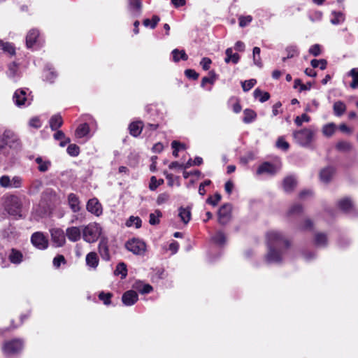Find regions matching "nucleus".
I'll list each match as a JSON object with an SVG mask.
<instances>
[{
  "instance_id": "1",
  "label": "nucleus",
  "mask_w": 358,
  "mask_h": 358,
  "mask_svg": "<svg viewBox=\"0 0 358 358\" xmlns=\"http://www.w3.org/2000/svg\"><path fill=\"white\" fill-rule=\"evenodd\" d=\"M266 247L264 259L268 264H280L289 258L291 243L281 231L267 232Z\"/></svg>"
},
{
  "instance_id": "2",
  "label": "nucleus",
  "mask_w": 358,
  "mask_h": 358,
  "mask_svg": "<svg viewBox=\"0 0 358 358\" xmlns=\"http://www.w3.org/2000/svg\"><path fill=\"white\" fill-rule=\"evenodd\" d=\"M20 148V139L13 131H5L0 135V154L8 155L10 150H17Z\"/></svg>"
},
{
  "instance_id": "3",
  "label": "nucleus",
  "mask_w": 358,
  "mask_h": 358,
  "mask_svg": "<svg viewBox=\"0 0 358 358\" xmlns=\"http://www.w3.org/2000/svg\"><path fill=\"white\" fill-rule=\"evenodd\" d=\"M316 130L311 128H303L293 131L292 136L296 143L301 147L309 148L315 141Z\"/></svg>"
},
{
  "instance_id": "4",
  "label": "nucleus",
  "mask_w": 358,
  "mask_h": 358,
  "mask_svg": "<svg viewBox=\"0 0 358 358\" xmlns=\"http://www.w3.org/2000/svg\"><path fill=\"white\" fill-rule=\"evenodd\" d=\"M4 208L10 216L15 218L22 217V202L20 197L14 194L5 196Z\"/></svg>"
},
{
  "instance_id": "5",
  "label": "nucleus",
  "mask_w": 358,
  "mask_h": 358,
  "mask_svg": "<svg viewBox=\"0 0 358 358\" xmlns=\"http://www.w3.org/2000/svg\"><path fill=\"white\" fill-rule=\"evenodd\" d=\"M24 345V340L21 338L11 339L3 343L2 351L8 357L17 356L22 353Z\"/></svg>"
},
{
  "instance_id": "6",
  "label": "nucleus",
  "mask_w": 358,
  "mask_h": 358,
  "mask_svg": "<svg viewBox=\"0 0 358 358\" xmlns=\"http://www.w3.org/2000/svg\"><path fill=\"white\" fill-rule=\"evenodd\" d=\"M83 238L87 243L96 242L102 232V228L96 222H91L85 226L83 229Z\"/></svg>"
},
{
  "instance_id": "7",
  "label": "nucleus",
  "mask_w": 358,
  "mask_h": 358,
  "mask_svg": "<svg viewBox=\"0 0 358 358\" xmlns=\"http://www.w3.org/2000/svg\"><path fill=\"white\" fill-rule=\"evenodd\" d=\"M15 105L19 108H25L31 105L33 101L31 92L27 88L15 90L13 96Z\"/></svg>"
},
{
  "instance_id": "8",
  "label": "nucleus",
  "mask_w": 358,
  "mask_h": 358,
  "mask_svg": "<svg viewBox=\"0 0 358 358\" xmlns=\"http://www.w3.org/2000/svg\"><path fill=\"white\" fill-rule=\"evenodd\" d=\"M22 185V178L19 176L10 178L9 176L4 175L0 178V186L2 187L8 189L20 188Z\"/></svg>"
},
{
  "instance_id": "9",
  "label": "nucleus",
  "mask_w": 358,
  "mask_h": 358,
  "mask_svg": "<svg viewBox=\"0 0 358 358\" xmlns=\"http://www.w3.org/2000/svg\"><path fill=\"white\" fill-rule=\"evenodd\" d=\"M280 168L281 165L280 163L264 162L258 167L257 174L273 176L280 171Z\"/></svg>"
},
{
  "instance_id": "10",
  "label": "nucleus",
  "mask_w": 358,
  "mask_h": 358,
  "mask_svg": "<svg viewBox=\"0 0 358 358\" xmlns=\"http://www.w3.org/2000/svg\"><path fill=\"white\" fill-rule=\"evenodd\" d=\"M125 247L129 251L131 252L134 255H143L145 251V243L138 238L129 240L125 243Z\"/></svg>"
},
{
  "instance_id": "11",
  "label": "nucleus",
  "mask_w": 358,
  "mask_h": 358,
  "mask_svg": "<svg viewBox=\"0 0 358 358\" xmlns=\"http://www.w3.org/2000/svg\"><path fill=\"white\" fill-rule=\"evenodd\" d=\"M338 206L341 210L349 214L352 217L358 215V212L355 208L352 200L348 197L341 199L338 202Z\"/></svg>"
},
{
  "instance_id": "12",
  "label": "nucleus",
  "mask_w": 358,
  "mask_h": 358,
  "mask_svg": "<svg viewBox=\"0 0 358 358\" xmlns=\"http://www.w3.org/2000/svg\"><path fill=\"white\" fill-rule=\"evenodd\" d=\"M31 242L38 250H45L48 246V241L42 232H35L31 235Z\"/></svg>"
},
{
  "instance_id": "13",
  "label": "nucleus",
  "mask_w": 358,
  "mask_h": 358,
  "mask_svg": "<svg viewBox=\"0 0 358 358\" xmlns=\"http://www.w3.org/2000/svg\"><path fill=\"white\" fill-rule=\"evenodd\" d=\"M231 205L226 203L222 206L218 210V222L220 224H227L231 217Z\"/></svg>"
},
{
  "instance_id": "14",
  "label": "nucleus",
  "mask_w": 358,
  "mask_h": 358,
  "mask_svg": "<svg viewBox=\"0 0 358 358\" xmlns=\"http://www.w3.org/2000/svg\"><path fill=\"white\" fill-rule=\"evenodd\" d=\"M313 243L317 248H326L329 245L328 234L322 231L315 232Z\"/></svg>"
},
{
  "instance_id": "15",
  "label": "nucleus",
  "mask_w": 358,
  "mask_h": 358,
  "mask_svg": "<svg viewBox=\"0 0 358 358\" xmlns=\"http://www.w3.org/2000/svg\"><path fill=\"white\" fill-rule=\"evenodd\" d=\"M51 239L55 247H62L66 242L65 234L62 229L54 228L50 230Z\"/></svg>"
},
{
  "instance_id": "16",
  "label": "nucleus",
  "mask_w": 358,
  "mask_h": 358,
  "mask_svg": "<svg viewBox=\"0 0 358 358\" xmlns=\"http://www.w3.org/2000/svg\"><path fill=\"white\" fill-rule=\"evenodd\" d=\"M86 208L96 216H100L103 213L101 204L96 198L90 199L87 203Z\"/></svg>"
},
{
  "instance_id": "17",
  "label": "nucleus",
  "mask_w": 358,
  "mask_h": 358,
  "mask_svg": "<svg viewBox=\"0 0 358 358\" xmlns=\"http://www.w3.org/2000/svg\"><path fill=\"white\" fill-rule=\"evenodd\" d=\"M138 300V294L135 290H128L122 296V301L126 306L134 305Z\"/></svg>"
},
{
  "instance_id": "18",
  "label": "nucleus",
  "mask_w": 358,
  "mask_h": 358,
  "mask_svg": "<svg viewBox=\"0 0 358 358\" xmlns=\"http://www.w3.org/2000/svg\"><path fill=\"white\" fill-rule=\"evenodd\" d=\"M57 77V73L50 64H47L43 73V80L52 83Z\"/></svg>"
},
{
  "instance_id": "19",
  "label": "nucleus",
  "mask_w": 358,
  "mask_h": 358,
  "mask_svg": "<svg viewBox=\"0 0 358 358\" xmlns=\"http://www.w3.org/2000/svg\"><path fill=\"white\" fill-rule=\"evenodd\" d=\"M8 259L10 263L18 265L24 260L23 254L15 248H12L8 255Z\"/></svg>"
},
{
  "instance_id": "20",
  "label": "nucleus",
  "mask_w": 358,
  "mask_h": 358,
  "mask_svg": "<svg viewBox=\"0 0 358 358\" xmlns=\"http://www.w3.org/2000/svg\"><path fill=\"white\" fill-rule=\"evenodd\" d=\"M132 288L142 294H149L153 290L150 285L145 284L141 280L135 281L132 285Z\"/></svg>"
},
{
  "instance_id": "21",
  "label": "nucleus",
  "mask_w": 358,
  "mask_h": 358,
  "mask_svg": "<svg viewBox=\"0 0 358 358\" xmlns=\"http://www.w3.org/2000/svg\"><path fill=\"white\" fill-rule=\"evenodd\" d=\"M68 204L73 213H78L80 210V201L79 197L71 193L67 197Z\"/></svg>"
},
{
  "instance_id": "22",
  "label": "nucleus",
  "mask_w": 358,
  "mask_h": 358,
  "mask_svg": "<svg viewBox=\"0 0 358 358\" xmlns=\"http://www.w3.org/2000/svg\"><path fill=\"white\" fill-rule=\"evenodd\" d=\"M66 236L70 241L76 242L80 239L81 231L77 227H68L66 230Z\"/></svg>"
},
{
  "instance_id": "23",
  "label": "nucleus",
  "mask_w": 358,
  "mask_h": 358,
  "mask_svg": "<svg viewBox=\"0 0 358 358\" xmlns=\"http://www.w3.org/2000/svg\"><path fill=\"white\" fill-rule=\"evenodd\" d=\"M99 252L101 258L105 261H109L110 259L108 241L105 238H102L99 244Z\"/></svg>"
},
{
  "instance_id": "24",
  "label": "nucleus",
  "mask_w": 358,
  "mask_h": 358,
  "mask_svg": "<svg viewBox=\"0 0 358 358\" xmlns=\"http://www.w3.org/2000/svg\"><path fill=\"white\" fill-rule=\"evenodd\" d=\"M191 216L192 213L189 208L180 207L178 208V217L185 225L189 223Z\"/></svg>"
},
{
  "instance_id": "25",
  "label": "nucleus",
  "mask_w": 358,
  "mask_h": 358,
  "mask_svg": "<svg viewBox=\"0 0 358 358\" xmlns=\"http://www.w3.org/2000/svg\"><path fill=\"white\" fill-rule=\"evenodd\" d=\"M39 36V31L37 29H31L30 30L26 37V44L28 48H31L34 46V43L36 42L37 38Z\"/></svg>"
},
{
  "instance_id": "26",
  "label": "nucleus",
  "mask_w": 358,
  "mask_h": 358,
  "mask_svg": "<svg viewBox=\"0 0 358 358\" xmlns=\"http://www.w3.org/2000/svg\"><path fill=\"white\" fill-rule=\"evenodd\" d=\"M7 75L14 81H16L20 77V72L18 69V66L15 62H13L8 65Z\"/></svg>"
},
{
  "instance_id": "27",
  "label": "nucleus",
  "mask_w": 358,
  "mask_h": 358,
  "mask_svg": "<svg viewBox=\"0 0 358 358\" xmlns=\"http://www.w3.org/2000/svg\"><path fill=\"white\" fill-rule=\"evenodd\" d=\"M86 264L92 269H96L99 264V259L96 253L91 252L86 256Z\"/></svg>"
},
{
  "instance_id": "28",
  "label": "nucleus",
  "mask_w": 358,
  "mask_h": 358,
  "mask_svg": "<svg viewBox=\"0 0 358 358\" xmlns=\"http://www.w3.org/2000/svg\"><path fill=\"white\" fill-rule=\"evenodd\" d=\"M143 123L142 121L134 122L129 124L130 134L134 137L138 136L143 129Z\"/></svg>"
},
{
  "instance_id": "29",
  "label": "nucleus",
  "mask_w": 358,
  "mask_h": 358,
  "mask_svg": "<svg viewBox=\"0 0 358 358\" xmlns=\"http://www.w3.org/2000/svg\"><path fill=\"white\" fill-rule=\"evenodd\" d=\"M330 22L334 25H338L344 22L345 20V14L341 11L333 10L331 13Z\"/></svg>"
},
{
  "instance_id": "30",
  "label": "nucleus",
  "mask_w": 358,
  "mask_h": 358,
  "mask_svg": "<svg viewBox=\"0 0 358 358\" xmlns=\"http://www.w3.org/2000/svg\"><path fill=\"white\" fill-rule=\"evenodd\" d=\"M282 185L284 190L287 192H289L292 191L296 185V180L293 176H289L285 178Z\"/></svg>"
},
{
  "instance_id": "31",
  "label": "nucleus",
  "mask_w": 358,
  "mask_h": 358,
  "mask_svg": "<svg viewBox=\"0 0 358 358\" xmlns=\"http://www.w3.org/2000/svg\"><path fill=\"white\" fill-rule=\"evenodd\" d=\"M225 55H226V57L224 59V62L227 64L232 62L233 64H236L239 62V59H240L239 55L237 53H233V50L231 48H228L225 50Z\"/></svg>"
},
{
  "instance_id": "32",
  "label": "nucleus",
  "mask_w": 358,
  "mask_h": 358,
  "mask_svg": "<svg viewBox=\"0 0 358 358\" xmlns=\"http://www.w3.org/2000/svg\"><path fill=\"white\" fill-rule=\"evenodd\" d=\"M334 173V169L333 167H327L323 169L320 173V178L322 182L324 183H327L330 181L333 174Z\"/></svg>"
},
{
  "instance_id": "33",
  "label": "nucleus",
  "mask_w": 358,
  "mask_h": 358,
  "mask_svg": "<svg viewBox=\"0 0 358 358\" xmlns=\"http://www.w3.org/2000/svg\"><path fill=\"white\" fill-rule=\"evenodd\" d=\"M49 123L51 129L57 131L63 124L62 117L59 114L55 115L51 117Z\"/></svg>"
},
{
  "instance_id": "34",
  "label": "nucleus",
  "mask_w": 358,
  "mask_h": 358,
  "mask_svg": "<svg viewBox=\"0 0 358 358\" xmlns=\"http://www.w3.org/2000/svg\"><path fill=\"white\" fill-rule=\"evenodd\" d=\"M336 129L337 126L336 125V124L333 122L328 123L322 127V133L324 136L329 138L334 134Z\"/></svg>"
},
{
  "instance_id": "35",
  "label": "nucleus",
  "mask_w": 358,
  "mask_h": 358,
  "mask_svg": "<svg viewBox=\"0 0 358 358\" xmlns=\"http://www.w3.org/2000/svg\"><path fill=\"white\" fill-rule=\"evenodd\" d=\"M90 133V127L87 123H83L78 125L76 130V136L77 138H83L87 136Z\"/></svg>"
},
{
  "instance_id": "36",
  "label": "nucleus",
  "mask_w": 358,
  "mask_h": 358,
  "mask_svg": "<svg viewBox=\"0 0 358 358\" xmlns=\"http://www.w3.org/2000/svg\"><path fill=\"white\" fill-rule=\"evenodd\" d=\"M212 241L219 246H223L227 241L226 236L222 231H218L211 238Z\"/></svg>"
},
{
  "instance_id": "37",
  "label": "nucleus",
  "mask_w": 358,
  "mask_h": 358,
  "mask_svg": "<svg viewBox=\"0 0 358 358\" xmlns=\"http://www.w3.org/2000/svg\"><path fill=\"white\" fill-rule=\"evenodd\" d=\"M172 60L174 62H178L180 59H182L186 61L188 59L187 55L185 53V50H179L178 49H174L172 52Z\"/></svg>"
},
{
  "instance_id": "38",
  "label": "nucleus",
  "mask_w": 358,
  "mask_h": 358,
  "mask_svg": "<svg viewBox=\"0 0 358 358\" xmlns=\"http://www.w3.org/2000/svg\"><path fill=\"white\" fill-rule=\"evenodd\" d=\"M36 163L38 165V169L41 172H45L47 171L51 163L49 160H44L42 157H38L35 159Z\"/></svg>"
},
{
  "instance_id": "39",
  "label": "nucleus",
  "mask_w": 358,
  "mask_h": 358,
  "mask_svg": "<svg viewBox=\"0 0 358 358\" xmlns=\"http://www.w3.org/2000/svg\"><path fill=\"white\" fill-rule=\"evenodd\" d=\"M243 121L246 124L252 122L257 117V113L251 109H245L243 111Z\"/></svg>"
},
{
  "instance_id": "40",
  "label": "nucleus",
  "mask_w": 358,
  "mask_h": 358,
  "mask_svg": "<svg viewBox=\"0 0 358 358\" xmlns=\"http://www.w3.org/2000/svg\"><path fill=\"white\" fill-rule=\"evenodd\" d=\"M253 94L254 97L255 99H258L259 101L262 103L266 101L270 98V94L268 92H262L261 90L258 88L255 90Z\"/></svg>"
},
{
  "instance_id": "41",
  "label": "nucleus",
  "mask_w": 358,
  "mask_h": 358,
  "mask_svg": "<svg viewBox=\"0 0 358 358\" xmlns=\"http://www.w3.org/2000/svg\"><path fill=\"white\" fill-rule=\"evenodd\" d=\"M129 8L134 15H138L141 8V0H129Z\"/></svg>"
},
{
  "instance_id": "42",
  "label": "nucleus",
  "mask_w": 358,
  "mask_h": 358,
  "mask_svg": "<svg viewBox=\"0 0 358 358\" xmlns=\"http://www.w3.org/2000/svg\"><path fill=\"white\" fill-rule=\"evenodd\" d=\"M287 52V57L282 58V61L285 62L287 59L292 58L299 55V50L296 45H289L285 50Z\"/></svg>"
},
{
  "instance_id": "43",
  "label": "nucleus",
  "mask_w": 358,
  "mask_h": 358,
  "mask_svg": "<svg viewBox=\"0 0 358 358\" xmlns=\"http://www.w3.org/2000/svg\"><path fill=\"white\" fill-rule=\"evenodd\" d=\"M114 273L116 275H121L122 279L125 278L127 275V269L126 264L123 262L119 263L116 266Z\"/></svg>"
},
{
  "instance_id": "44",
  "label": "nucleus",
  "mask_w": 358,
  "mask_h": 358,
  "mask_svg": "<svg viewBox=\"0 0 358 358\" xmlns=\"http://www.w3.org/2000/svg\"><path fill=\"white\" fill-rule=\"evenodd\" d=\"M346 110L345 104L342 101H336L334 104V112L336 116L342 115Z\"/></svg>"
},
{
  "instance_id": "45",
  "label": "nucleus",
  "mask_w": 358,
  "mask_h": 358,
  "mask_svg": "<svg viewBox=\"0 0 358 358\" xmlns=\"http://www.w3.org/2000/svg\"><path fill=\"white\" fill-rule=\"evenodd\" d=\"M142 221L139 217L131 216L126 222L128 227H135L136 229L141 227Z\"/></svg>"
},
{
  "instance_id": "46",
  "label": "nucleus",
  "mask_w": 358,
  "mask_h": 358,
  "mask_svg": "<svg viewBox=\"0 0 358 358\" xmlns=\"http://www.w3.org/2000/svg\"><path fill=\"white\" fill-rule=\"evenodd\" d=\"M0 49H1L4 52H7L10 55H14L15 52L14 46L12 43L8 42H3L0 41Z\"/></svg>"
},
{
  "instance_id": "47",
  "label": "nucleus",
  "mask_w": 358,
  "mask_h": 358,
  "mask_svg": "<svg viewBox=\"0 0 358 358\" xmlns=\"http://www.w3.org/2000/svg\"><path fill=\"white\" fill-rule=\"evenodd\" d=\"M216 80V74L215 71H211L208 73V76L203 77L201 80V85L202 87H205L206 83L213 85Z\"/></svg>"
},
{
  "instance_id": "48",
  "label": "nucleus",
  "mask_w": 358,
  "mask_h": 358,
  "mask_svg": "<svg viewBox=\"0 0 358 358\" xmlns=\"http://www.w3.org/2000/svg\"><path fill=\"white\" fill-rule=\"evenodd\" d=\"M336 148L338 151L348 152L351 150L352 145L350 142L346 141H341L337 143Z\"/></svg>"
},
{
  "instance_id": "49",
  "label": "nucleus",
  "mask_w": 358,
  "mask_h": 358,
  "mask_svg": "<svg viewBox=\"0 0 358 358\" xmlns=\"http://www.w3.org/2000/svg\"><path fill=\"white\" fill-rule=\"evenodd\" d=\"M160 19L157 15H153L152 20L145 19L143 20V25L146 27H150L151 29H155L159 22Z\"/></svg>"
},
{
  "instance_id": "50",
  "label": "nucleus",
  "mask_w": 358,
  "mask_h": 358,
  "mask_svg": "<svg viewBox=\"0 0 358 358\" xmlns=\"http://www.w3.org/2000/svg\"><path fill=\"white\" fill-rule=\"evenodd\" d=\"M301 230L313 231L314 229V222L310 218H306L299 226Z\"/></svg>"
},
{
  "instance_id": "51",
  "label": "nucleus",
  "mask_w": 358,
  "mask_h": 358,
  "mask_svg": "<svg viewBox=\"0 0 358 358\" xmlns=\"http://www.w3.org/2000/svg\"><path fill=\"white\" fill-rule=\"evenodd\" d=\"M162 214L160 210H156L155 213L150 214L149 222L151 225H156L159 223V217Z\"/></svg>"
},
{
  "instance_id": "52",
  "label": "nucleus",
  "mask_w": 358,
  "mask_h": 358,
  "mask_svg": "<svg viewBox=\"0 0 358 358\" xmlns=\"http://www.w3.org/2000/svg\"><path fill=\"white\" fill-rule=\"evenodd\" d=\"M260 48L259 47H255L253 48V62L255 65L259 67H262V62L260 58Z\"/></svg>"
},
{
  "instance_id": "53",
  "label": "nucleus",
  "mask_w": 358,
  "mask_h": 358,
  "mask_svg": "<svg viewBox=\"0 0 358 358\" xmlns=\"http://www.w3.org/2000/svg\"><path fill=\"white\" fill-rule=\"evenodd\" d=\"M349 74L352 78V82L350 84L351 87L352 88H357L358 87V69L355 68L352 69Z\"/></svg>"
},
{
  "instance_id": "54",
  "label": "nucleus",
  "mask_w": 358,
  "mask_h": 358,
  "mask_svg": "<svg viewBox=\"0 0 358 358\" xmlns=\"http://www.w3.org/2000/svg\"><path fill=\"white\" fill-rule=\"evenodd\" d=\"M310 121V117L306 113L302 114L301 115L296 116L294 119V123L300 127L302 125L303 122H309Z\"/></svg>"
},
{
  "instance_id": "55",
  "label": "nucleus",
  "mask_w": 358,
  "mask_h": 358,
  "mask_svg": "<svg viewBox=\"0 0 358 358\" xmlns=\"http://www.w3.org/2000/svg\"><path fill=\"white\" fill-rule=\"evenodd\" d=\"M319 105L320 103L316 99H313L306 105L305 110L308 113H314L317 110Z\"/></svg>"
},
{
  "instance_id": "56",
  "label": "nucleus",
  "mask_w": 358,
  "mask_h": 358,
  "mask_svg": "<svg viewBox=\"0 0 358 358\" xmlns=\"http://www.w3.org/2000/svg\"><path fill=\"white\" fill-rule=\"evenodd\" d=\"M29 127L39 129L42 126V122L38 117H33L28 122Z\"/></svg>"
},
{
  "instance_id": "57",
  "label": "nucleus",
  "mask_w": 358,
  "mask_h": 358,
  "mask_svg": "<svg viewBox=\"0 0 358 358\" xmlns=\"http://www.w3.org/2000/svg\"><path fill=\"white\" fill-rule=\"evenodd\" d=\"M303 211V207L301 204L296 203L290 207L288 210V215H299Z\"/></svg>"
},
{
  "instance_id": "58",
  "label": "nucleus",
  "mask_w": 358,
  "mask_h": 358,
  "mask_svg": "<svg viewBox=\"0 0 358 358\" xmlns=\"http://www.w3.org/2000/svg\"><path fill=\"white\" fill-rule=\"evenodd\" d=\"M276 147L282 150L287 151L289 148V143L285 141L282 136L279 137L276 141Z\"/></svg>"
},
{
  "instance_id": "59",
  "label": "nucleus",
  "mask_w": 358,
  "mask_h": 358,
  "mask_svg": "<svg viewBox=\"0 0 358 358\" xmlns=\"http://www.w3.org/2000/svg\"><path fill=\"white\" fill-rule=\"evenodd\" d=\"M68 154L73 157H76L79 155L80 148L76 144H70L66 150Z\"/></svg>"
},
{
  "instance_id": "60",
  "label": "nucleus",
  "mask_w": 358,
  "mask_h": 358,
  "mask_svg": "<svg viewBox=\"0 0 358 358\" xmlns=\"http://www.w3.org/2000/svg\"><path fill=\"white\" fill-rule=\"evenodd\" d=\"M311 66L313 69L319 67L320 69L324 70L327 67V62L324 59H313L311 61Z\"/></svg>"
},
{
  "instance_id": "61",
  "label": "nucleus",
  "mask_w": 358,
  "mask_h": 358,
  "mask_svg": "<svg viewBox=\"0 0 358 358\" xmlns=\"http://www.w3.org/2000/svg\"><path fill=\"white\" fill-rule=\"evenodd\" d=\"M113 294L110 292L105 293L103 292H101L99 294V298L100 300H101L105 305H109L110 304V299L112 297Z\"/></svg>"
},
{
  "instance_id": "62",
  "label": "nucleus",
  "mask_w": 358,
  "mask_h": 358,
  "mask_svg": "<svg viewBox=\"0 0 358 358\" xmlns=\"http://www.w3.org/2000/svg\"><path fill=\"white\" fill-rule=\"evenodd\" d=\"M171 147L173 149V155L175 157H177L178 156V152L180 149L185 148V145L183 144H181L180 143L176 141H173L171 143Z\"/></svg>"
},
{
  "instance_id": "63",
  "label": "nucleus",
  "mask_w": 358,
  "mask_h": 358,
  "mask_svg": "<svg viewBox=\"0 0 358 358\" xmlns=\"http://www.w3.org/2000/svg\"><path fill=\"white\" fill-rule=\"evenodd\" d=\"M252 20L251 15L240 16L238 18L239 26L241 27H245L248 26Z\"/></svg>"
},
{
  "instance_id": "64",
  "label": "nucleus",
  "mask_w": 358,
  "mask_h": 358,
  "mask_svg": "<svg viewBox=\"0 0 358 358\" xmlns=\"http://www.w3.org/2000/svg\"><path fill=\"white\" fill-rule=\"evenodd\" d=\"M52 263L53 266L56 268H59L62 264H65L66 263V261L63 255H58L53 259Z\"/></svg>"
}]
</instances>
